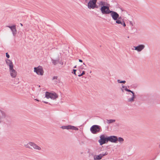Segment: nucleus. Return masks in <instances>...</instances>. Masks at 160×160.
Listing matches in <instances>:
<instances>
[{"mask_svg":"<svg viewBox=\"0 0 160 160\" xmlns=\"http://www.w3.org/2000/svg\"><path fill=\"white\" fill-rule=\"evenodd\" d=\"M9 71L10 75L12 77L15 78L17 75V73L16 70L14 69L13 68L9 69Z\"/></svg>","mask_w":160,"mask_h":160,"instance_id":"2eb2a0df","label":"nucleus"},{"mask_svg":"<svg viewBox=\"0 0 160 160\" xmlns=\"http://www.w3.org/2000/svg\"><path fill=\"white\" fill-rule=\"evenodd\" d=\"M2 121V117L0 116V123Z\"/></svg>","mask_w":160,"mask_h":160,"instance_id":"bb28decb","label":"nucleus"},{"mask_svg":"<svg viewBox=\"0 0 160 160\" xmlns=\"http://www.w3.org/2000/svg\"><path fill=\"white\" fill-rule=\"evenodd\" d=\"M129 22H130V24L132 26H133V22H132L131 21H130Z\"/></svg>","mask_w":160,"mask_h":160,"instance_id":"5701e85b","label":"nucleus"},{"mask_svg":"<svg viewBox=\"0 0 160 160\" xmlns=\"http://www.w3.org/2000/svg\"><path fill=\"white\" fill-rule=\"evenodd\" d=\"M59 78L58 76H55L53 77V79H58Z\"/></svg>","mask_w":160,"mask_h":160,"instance_id":"aec40b11","label":"nucleus"},{"mask_svg":"<svg viewBox=\"0 0 160 160\" xmlns=\"http://www.w3.org/2000/svg\"><path fill=\"white\" fill-rule=\"evenodd\" d=\"M34 72L38 75L42 76L43 74L44 71L42 66H39L37 67L34 68Z\"/></svg>","mask_w":160,"mask_h":160,"instance_id":"39448f33","label":"nucleus"},{"mask_svg":"<svg viewBox=\"0 0 160 160\" xmlns=\"http://www.w3.org/2000/svg\"><path fill=\"white\" fill-rule=\"evenodd\" d=\"M108 141L112 142H116L118 141V138L115 136H111L108 137Z\"/></svg>","mask_w":160,"mask_h":160,"instance_id":"ddd939ff","label":"nucleus"},{"mask_svg":"<svg viewBox=\"0 0 160 160\" xmlns=\"http://www.w3.org/2000/svg\"><path fill=\"white\" fill-rule=\"evenodd\" d=\"M79 62H82V61L81 60V59H79Z\"/></svg>","mask_w":160,"mask_h":160,"instance_id":"cd10ccee","label":"nucleus"},{"mask_svg":"<svg viewBox=\"0 0 160 160\" xmlns=\"http://www.w3.org/2000/svg\"><path fill=\"white\" fill-rule=\"evenodd\" d=\"M6 63L7 65L9 67V69H10L13 68L14 66L12 62L11 61L8 59H7L6 60Z\"/></svg>","mask_w":160,"mask_h":160,"instance_id":"4468645a","label":"nucleus"},{"mask_svg":"<svg viewBox=\"0 0 160 160\" xmlns=\"http://www.w3.org/2000/svg\"><path fill=\"white\" fill-rule=\"evenodd\" d=\"M118 141L120 142H123L124 139L120 137L118 138Z\"/></svg>","mask_w":160,"mask_h":160,"instance_id":"6ab92c4d","label":"nucleus"},{"mask_svg":"<svg viewBox=\"0 0 160 160\" xmlns=\"http://www.w3.org/2000/svg\"><path fill=\"white\" fill-rule=\"evenodd\" d=\"M13 81L14 82H13V83L15 84H17L19 83V82L18 81Z\"/></svg>","mask_w":160,"mask_h":160,"instance_id":"b1692460","label":"nucleus"},{"mask_svg":"<svg viewBox=\"0 0 160 160\" xmlns=\"http://www.w3.org/2000/svg\"><path fill=\"white\" fill-rule=\"evenodd\" d=\"M24 146L26 148L32 149H33L38 150H41L42 149L40 147L38 146L35 143L32 142H29L27 144L24 145Z\"/></svg>","mask_w":160,"mask_h":160,"instance_id":"f03ea898","label":"nucleus"},{"mask_svg":"<svg viewBox=\"0 0 160 160\" xmlns=\"http://www.w3.org/2000/svg\"><path fill=\"white\" fill-rule=\"evenodd\" d=\"M108 141V137H106L104 135H102L100 136V139L99 140L98 142L100 145H102L107 142Z\"/></svg>","mask_w":160,"mask_h":160,"instance_id":"6e6552de","label":"nucleus"},{"mask_svg":"<svg viewBox=\"0 0 160 160\" xmlns=\"http://www.w3.org/2000/svg\"><path fill=\"white\" fill-rule=\"evenodd\" d=\"M85 72L83 71L81 74H79L78 75V76L79 77H80V76L83 75H84L85 74Z\"/></svg>","mask_w":160,"mask_h":160,"instance_id":"412c9836","label":"nucleus"},{"mask_svg":"<svg viewBox=\"0 0 160 160\" xmlns=\"http://www.w3.org/2000/svg\"><path fill=\"white\" fill-rule=\"evenodd\" d=\"M110 13L113 19L116 21V23L120 24L124 27H126V25L123 19L121 17H119V14L117 12L111 11Z\"/></svg>","mask_w":160,"mask_h":160,"instance_id":"f257e3e1","label":"nucleus"},{"mask_svg":"<svg viewBox=\"0 0 160 160\" xmlns=\"http://www.w3.org/2000/svg\"><path fill=\"white\" fill-rule=\"evenodd\" d=\"M6 56L8 58H9L10 57V56L8 53H6Z\"/></svg>","mask_w":160,"mask_h":160,"instance_id":"393cba45","label":"nucleus"},{"mask_svg":"<svg viewBox=\"0 0 160 160\" xmlns=\"http://www.w3.org/2000/svg\"><path fill=\"white\" fill-rule=\"evenodd\" d=\"M20 25L21 26H22L23 25L22 23H20Z\"/></svg>","mask_w":160,"mask_h":160,"instance_id":"7c9ffc66","label":"nucleus"},{"mask_svg":"<svg viewBox=\"0 0 160 160\" xmlns=\"http://www.w3.org/2000/svg\"><path fill=\"white\" fill-rule=\"evenodd\" d=\"M109 5L103 6L100 8L101 11L103 14H108L111 11L109 9Z\"/></svg>","mask_w":160,"mask_h":160,"instance_id":"423d86ee","label":"nucleus"},{"mask_svg":"<svg viewBox=\"0 0 160 160\" xmlns=\"http://www.w3.org/2000/svg\"><path fill=\"white\" fill-rule=\"evenodd\" d=\"M119 83H125L126 82L125 81H118Z\"/></svg>","mask_w":160,"mask_h":160,"instance_id":"4be33fe9","label":"nucleus"},{"mask_svg":"<svg viewBox=\"0 0 160 160\" xmlns=\"http://www.w3.org/2000/svg\"><path fill=\"white\" fill-rule=\"evenodd\" d=\"M45 97L47 99L51 98L52 99H55L58 97L57 94L55 93H51L46 92L45 93Z\"/></svg>","mask_w":160,"mask_h":160,"instance_id":"20e7f679","label":"nucleus"},{"mask_svg":"<svg viewBox=\"0 0 160 160\" xmlns=\"http://www.w3.org/2000/svg\"><path fill=\"white\" fill-rule=\"evenodd\" d=\"M16 26L15 25H14L11 26H8V27L10 28L11 30L13 35H15L17 32Z\"/></svg>","mask_w":160,"mask_h":160,"instance_id":"dca6fc26","label":"nucleus"},{"mask_svg":"<svg viewBox=\"0 0 160 160\" xmlns=\"http://www.w3.org/2000/svg\"><path fill=\"white\" fill-rule=\"evenodd\" d=\"M99 5L101 7H103V6H107L109 5L108 3L106 2L101 1L99 2Z\"/></svg>","mask_w":160,"mask_h":160,"instance_id":"f3484780","label":"nucleus"},{"mask_svg":"<svg viewBox=\"0 0 160 160\" xmlns=\"http://www.w3.org/2000/svg\"><path fill=\"white\" fill-rule=\"evenodd\" d=\"M121 90L122 92H123L124 90L127 91L131 92L132 94V97L131 98H129L128 99V101L129 102H132L134 101L135 97L134 95V93L132 91L130 90L127 89V87L124 86H122Z\"/></svg>","mask_w":160,"mask_h":160,"instance_id":"0eeeda50","label":"nucleus"},{"mask_svg":"<svg viewBox=\"0 0 160 160\" xmlns=\"http://www.w3.org/2000/svg\"><path fill=\"white\" fill-rule=\"evenodd\" d=\"M73 73L75 74V75H76V70H75V69H73Z\"/></svg>","mask_w":160,"mask_h":160,"instance_id":"a878e982","label":"nucleus"},{"mask_svg":"<svg viewBox=\"0 0 160 160\" xmlns=\"http://www.w3.org/2000/svg\"><path fill=\"white\" fill-rule=\"evenodd\" d=\"M35 100H36V101H39V100H38L37 99H35Z\"/></svg>","mask_w":160,"mask_h":160,"instance_id":"c85d7f7f","label":"nucleus"},{"mask_svg":"<svg viewBox=\"0 0 160 160\" xmlns=\"http://www.w3.org/2000/svg\"><path fill=\"white\" fill-rule=\"evenodd\" d=\"M97 1V0H89L88 4V8L90 9L97 8L98 6L96 4Z\"/></svg>","mask_w":160,"mask_h":160,"instance_id":"7ed1b4c3","label":"nucleus"},{"mask_svg":"<svg viewBox=\"0 0 160 160\" xmlns=\"http://www.w3.org/2000/svg\"><path fill=\"white\" fill-rule=\"evenodd\" d=\"M61 128L63 129H72L75 130H78V128L74 126L71 125H68L66 126H62Z\"/></svg>","mask_w":160,"mask_h":160,"instance_id":"9b49d317","label":"nucleus"},{"mask_svg":"<svg viewBox=\"0 0 160 160\" xmlns=\"http://www.w3.org/2000/svg\"><path fill=\"white\" fill-rule=\"evenodd\" d=\"M133 48H134V50L140 52L144 48L145 46L142 44H141L137 46H134Z\"/></svg>","mask_w":160,"mask_h":160,"instance_id":"f8f14e48","label":"nucleus"},{"mask_svg":"<svg viewBox=\"0 0 160 160\" xmlns=\"http://www.w3.org/2000/svg\"><path fill=\"white\" fill-rule=\"evenodd\" d=\"M115 122V120L114 119H110L108 120V123H110L113 122Z\"/></svg>","mask_w":160,"mask_h":160,"instance_id":"a211bd4d","label":"nucleus"},{"mask_svg":"<svg viewBox=\"0 0 160 160\" xmlns=\"http://www.w3.org/2000/svg\"><path fill=\"white\" fill-rule=\"evenodd\" d=\"M44 103H48V102H43Z\"/></svg>","mask_w":160,"mask_h":160,"instance_id":"c756f323","label":"nucleus"},{"mask_svg":"<svg viewBox=\"0 0 160 160\" xmlns=\"http://www.w3.org/2000/svg\"><path fill=\"white\" fill-rule=\"evenodd\" d=\"M108 154V153L106 152L104 153H103L99 155H95L94 156V160H100L102 159L103 157L107 155Z\"/></svg>","mask_w":160,"mask_h":160,"instance_id":"9d476101","label":"nucleus"},{"mask_svg":"<svg viewBox=\"0 0 160 160\" xmlns=\"http://www.w3.org/2000/svg\"><path fill=\"white\" fill-rule=\"evenodd\" d=\"M100 127L97 125H94L90 128L91 132L93 134H96L100 131Z\"/></svg>","mask_w":160,"mask_h":160,"instance_id":"1a4fd4ad","label":"nucleus"}]
</instances>
